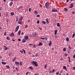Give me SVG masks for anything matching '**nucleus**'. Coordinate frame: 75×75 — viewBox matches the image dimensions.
<instances>
[{"instance_id":"nucleus-1","label":"nucleus","mask_w":75,"mask_h":75,"mask_svg":"<svg viewBox=\"0 0 75 75\" xmlns=\"http://www.w3.org/2000/svg\"><path fill=\"white\" fill-rule=\"evenodd\" d=\"M31 64H32L33 65H34L35 67H38V64H37V62L35 61L32 62H31Z\"/></svg>"},{"instance_id":"nucleus-2","label":"nucleus","mask_w":75,"mask_h":75,"mask_svg":"<svg viewBox=\"0 0 75 75\" xmlns=\"http://www.w3.org/2000/svg\"><path fill=\"white\" fill-rule=\"evenodd\" d=\"M45 6H46V8H48L49 7V2H47L45 4Z\"/></svg>"},{"instance_id":"nucleus-3","label":"nucleus","mask_w":75,"mask_h":75,"mask_svg":"<svg viewBox=\"0 0 75 75\" xmlns=\"http://www.w3.org/2000/svg\"><path fill=\"white\" fill-rule=\"evenodd\" d=\"M19 29V25L17 26L15 29V32H17Z\"/></svg>"},{"instance_id":"nucleus-4","label":"nucleus","mask_w":75,"mask_h":75,"mask_svg":"<svg viewBox=\"0 0 75 75\" xmlns=\"http://www.w3.org/2000/svg\"><path fill=\"white\" fill-rule=\"evenodd\" d=\"M52 12H57V11H58V10L56 9H53L52 10Z\"/></svg>"},{"instance_id":"nucleus-5","label":"nucleus","mask_w":75,"mask_h":75,"mask_svg":"<svg viewBox=\"0 0 75 75\" xmlns=\"http://www.w3.org/2000/svg\"><path fill=\"white\" fill-rule=\"evenodd\" d=\"M23 16H21L19 18V20L20 21H21L23 20Z\"/></svg>"},{"instance_id":"nucleus-6","label":"nucleus","mask_w":75,"mask_h":75,"mask_svg":"<svg viewBox=\"0 0 75 75\" xmlns=\"http://www.w3.org/2000/svg\"><path fill=\"white\" fill-rule=\"evenodd\" d=\"M58 32V30H56L54 31V34L55 35H57V32Z\"/></svg>"},{"instance_id":"nucleus-7","label":"nucleus","mask_w":75,"mask_h":75,"mask_svg":"<svg viewBox=\"0 0 75 75\" xmlns=\"http://www.w3.org/2000/svg\"><path fill=\"white\" fill-rule=\"evenodd\" d=\"M33 36L34 37H36L37 35V34L36 33H34L33 34Z\"/></svg>"},{"instance_id":"nucleus-8","label":"nucleus","mask_w":75,"mask_h":75,"mask_svg":"<svg viewBox=\"0 0 75 75\" xmlns=\"http://www.w3.org/2000/svg\"><path fill=\"white\" fill-rule=\"evenodd\" d=\"M10 35L11 37H14V33H11L10 34Z\"/></svg>"},{"instance_id":"nucleus-9","label":"nucleus","mask_w":75,"mask_h":75,"mask_svg":"<svg viewBox=\"0 0 75 75\" xmlns=\"http://www.w3.org/2000/svg\"><path fill=\"white\" fill-rule=\"evenodd\" d=\"M25 40H28V39L29 38L28 37V36L27 35L25 37Z\"/></svg>"},{"instance_id":"nucleus-10","label":"nucleus","mask_w":75,"mask_h":75,"mask_svg":"<svg viewBox=\"0 0 75 75\" xmlns=\"http://www.w3.org/2000/svg\"><path fill=\"white\" fill-rule=\"evenodd\" d=\"M26 39H23V40H22V42L23 43H24V42H26V40H25Z\"/></svg>"},{"instance_id":"nucleus-11","label":"nucleus","mask_w":75,"mask_h":75,"mask_svg":"<svg viewBox=\"0 0 75 75\" xmlns=\"http://www.w3.org/2000/svg\"><path fill=\"white\" fill-rule=\"evenodd\" d=\"M15 64H17V65H16L17 66H18L19 65H20V64L19 63V62H16L15 63Z\"/></svg>"},{"instance_id":"nucleus-12","label":"nucleus","mask_w":75,"mask_h":75,"mask_svg":"<svg viewBox=\"0 0 75 75\" xmlns=\"http://www.w3.org/2000/svg\"><path fill=\"white\" fill-rule=\"evenodd\" d=\"M63 69H65V70H66V71H67V69L66 68V66H63Z\"/></svg>"},{"instance_id":"nucleus-13","label":"nucleus","mask_w":75,"mask_h":75,"mask_svg":"<svg viewBox=\"0 0 75 75\" xmlns=\"http://www.w3.org/2000/svg\"><path fill=\"white\" fill-rule=\"evenodd\" d=\"M73 6H74V4H71L70 5V7H69V8H71L73 7Z\"/></svg>"},{"instance_id":"nucleus-14","label":"nucleus","mask_w":75,"mask_h":75,"mask_svg":"<svg viewBox=\"0 0 75 75\" xmlns=\"http://www.w3.org/2000/svg\"><path fill=\"white\" fill-rule=\"evenodd\" d=\"M4 48H5V51H6V50H7V46H4Z\"/></svg>"},{"instance_id":"nucleus-15","label":"nucleus","mask_w":75,"mask_h":75,"mask_svg":"<svg viewBox=\"0 0 75 75\" xmlns=\"http://www.w3.org/2000/svg\"><path fill=\"white\" fill-rule=\"evenodd\" d=\"M46 21L47 23V24H49L50 23V22H49V21H48V19L47 18L46 19Z\"/></svg>"},{"instance_id":"nucleus-16","label":"nucleus","mask_w":75,"mask_h":75,"mask_svg":"<svg viewBox=\"0 0 75 75\" xmlns=\"http://www.w3.org/2000/svg\"><path fill=\"white\" fill-rule=\"evenodd\" d=\"M57 27H60V24L59 23H57Z\"/></svg>"},{"instance_id":"nucleus-17","label":"nucleus","mask_w":75,"mask_h":75,"mask_svg":"<svg viewBox=\"0 0 75 75\" xmlns=\"http://www.w3.org/2000/svg\"><path fill=\"white\" fill-rule=\"evenodd\" d=\"M43 45V44H42V43L39 42V44L38 45V46H40V45Z\"/></svg>"},{"instance_id":"nucleus-18","label":"nucleus","mask_w":75,"mask_h":75,"mask_svg":"<svg viewBox=\"0 0 75 75\" xmlns=\"http://www.w3.org/2000/svg\"><path fill=\"white\" fill-rule=\"evenodd\" d=\"M34 12H35V14L36 15H37L38 14V12L37 11H34Z\"/></svg>"},{"instance_id":"nucleus-19","label":"nucleus","mask_w":75,"mask_h":75,"mask_svg":"<svg viewBox=\"0 0 75 75\" xmlns=\"http://www.w3.org/2000/svg\"><path fill=\"white\" fill-rule=\"evenodd\" d=\"M13 4V2H11L9 4V6H11L12 4Z\"/></svg>"},{"instance_id":"nucleus-20","label":"nucleus","mask_w":75,"mask_h":75,"mask_svg":"<svg viewBox=\"0 0 75 75\" xmlns=\"http://www.w3.org/2000/svg\"><path fill=\"white\" fill-rule=\"evenodd\" d=\"M6 38H7V40H10V38L9 37H8V36H7L6 37Z\"/></svg>"},{"instance_id":"nucleus-21","label":"nucleus","mask_w":75,"mask_h":75,"mask_svg":"<svg viewBox=\"0 0 75 75\" xmlns=\"http://www.w3.org/2000/svg\"><path fill=\"white\" fill-rule=\"evenodd\" d=\"M29 68L30 69H33V67L32 66H30V67H29Z\"/></svg>"},{"instance_id":"nucleus-22","label":"nucleus","mask_w":75,"mask_h":75,"mask_svg":"<svg viewBox=\"0 0 75 75\" xmlns=\"http://www.w3.org/2000/svg\"><path fill=\"white\" fill-rule=\"evenodd\" d=\"M1 63L2 64H3V65H6V62H4L3 61L1 62Z\"/></svg>"},{"instance_id":"nucleus-23","label":"nucleus","mask_w":75,"mask_h":75,"mask_svg":"<svg viewBox=\"0 0 75 75\" xmlns=\"http://www.w3.org/2000/svg\"><path fill=\"white\" fill-rule=\"evenodd\" d=\"M6 67L7 68V69H10V67L8 65L6 66Z\"/></svg>"},{"instance_id":"nucleus-24","label":"nucleus","mask_w":75,"mask_h":75,"mask_svg":"<svg viewBox=\"0 0 75 75\" xmlns=\"http://www.w3.org/2000/svg\"><path fill=\"white\" fill-rule=\"evenodd\" d=\"M64 10L65 11H68V9L67 8H65L64 9Z\"/></svg>"},{"instance_id":"nucleus-25","label":"nucleus","mask_w":75,"mask_h":75,"mask_svg":"<svg viewBox=\"0 0 75 75\" xmlns=\"http://www.w3.org/2000/svg\"><path fill=\"white\" fill-rule=\"evenodd\" d=\"M18 24H21L22 22H20V21H18Z\"/></svg>"},{"instance_id":"nucleus-26","label":"nucleus","mask_w":75,"mask_h":75,"mask_svg":"<svg viewBox=\"0 0 75 75\" xmlns=\"http://www.w3.org/2000/svg\"><path fill=\"white\" fill-rule=\"evenodd\" d=\"M21 33V30H20L18 32V34H19V35H20Z\"/></svg>"},{"instance_id":"nucleus-27","label":"nucleus","mask_w":75,"mask_h":75,"mask_svg":"<svg viewBox=\"0 0 75 75\" xmlns=\"http://www.w3.org/2000/svg\"><path fill=\"white\" fill-rule=\"evenodd\" d=\"M69 38H68V37H67L66 39L67 41L68 42L69 41Z\"/></svg>"},{"instance_id":"nucleus-28","label":"nucleus","mask_w":75,"mask_h":75,"mask_svg":"<svg viewBox=\"0 0 75 75\" xmlns=\"http://www.w3.org/2000/svg\"><path fill=\"white\" fill-rule=\"evenodd\" d=\"M11 16H14V13L13 12H11Z\"/></svg>"},{"instance_id":"nucleus-29","label":"nucleus","mask_w":75,"mask_h":75,"mask_svg":"<svg viewBox=\"0 0 75 75\" xmlns=\"http://www.w3.org/2000/svg\"><path fill=\"white\" fill-rule=\"evenodd\" d=\"M52 44V42H51V41H50V43H49V46H51Z\"/></svg>"},{"instance_id":"nucleus-30","label":"nucleus","mask_w":75,"mask_h":75,"mask_svg":"<svg viewBox=\"0 0 75 75\" xmlns=\"http://www.w3.org/2000/svg\"><path fill=\"white\" fill-rule=\"evenodd\" d=\"M20 64L21 66H22V65H23V63H22V62H20Z\"/></svg>"},{"instance_id":"nucleus-31","label":"nucleus","mask_w":75,"mask_h":75,"mask_svg":"<svg viewBox=\"0 0 75 75\" xmlns=\"http://www.w3.org/2000/svg\"><path fill=\"white\" fill-rule=\"evenodd\" d=\"M47 64H46L44 66L45 68V69H47Z\"/></svg>"},{"instance_id":"nucleus-32","label":"nucleus","mask_w":75,"mask_h":75,"mask_svg":"<svg viewBox=\"0 0 75 75\" xmlns=\"http://www.w3.org/2000/svg\"><path fill=\"white\" fill-rule=\"evenodd\" d=\"M75 34H73L72 35V38H74V37H75Z\"/></svg>"},{"instance_id":"nucleus-33","label":"nucleus","mask_w":75,"mask_h":75,"mask_svg":"<svg viewBox=\"0 0 75 75\" xmlns=\"http://www.w3.org/2000/svg\"><path fill=\"white\" fill-rule=\"evenodd\" d=\"M42 23L43 24H46V22H45L44 21H42Z\"/></svg>"},{"instance_id":"nucleus-34","label":"nucleus","mask_w":75,"mask_h":75,"mask_svg":"<svg viewBox=\"0 0 75 75\" xmlns=\"http://www.w3.org/2000/svg\"><path fill=\"white\" fill-rule=\"evenodd\" d=\"M67 50H66V48H64L63 49V51H65Z\"/></svg>"},{"instance_id":"nucleus-35","label":"nucleus","mask_w":75,"mask_h":75,"mask_svg":"<svg viewBox=\"0 0 75 75\" xmlns=\"http://www.w3.org/2000/svg\"><path fill=\"white\" fill-rule=\"evenodd\" d=\"M23 8V6H20V7L19 8H18V9H20V8Z\"/></svg>"},{"instance_id":"nucleus-36","label":"nucleus","mask_w":75,"mask_h":75,"mask_svg":"<svg viewBox=\"0 0 75 75\" xmlns=\"http://www.w3.org/2000/svg\"><path fill=\"white\" fill-rule=\"evenodd\" d=\"M68 58L69 59V62H70L71 60H70V57H68Z\"/></svg>"},{"instance_id":"nucleus-37","label":"nucleus","mask_w":75,"mask_h":75,"mask_svg":"<svg viewBox=\"0 0 75 75\" xmlns=\"http://www.w3.org/2000/svg\"><path fill=\"white\" fill-rule=\"evenodd\" d=\"M40 39H41V40H45V38H40Z\"/></svg>"},{"instance_id":"nucleus-38","label":"nucleus","mask_w":75,"mask_h":75,"mask_svg":"<svg viewBox=\"0 0 75 75\" xmlns=\"http://www.w3.org/2000/svg\"><path fill=\"white\" fill-rule=\"evenodd\" d=\"M22 50H23L24 54H26V53H25V50H24V49H22Z\"/></svg>"},{"instance_id":"nucleus-39","label":"nucleus","mask_w":75,"mask_h":75,"mask_svg":"<svg viewBox=\"0 0 75 75\" xmlns=\"http://www.w3.org/2000/svg\"><path fill=\"white\" fill-rule=\"evenodd\" d=\"M68 47H69V49H70V50H71V49H72L70 47V45H69L68 46Z\"/></svg>"},{"instance_id":"nucleus-40","label":"nucleus","mask_w":75,"mask_h":75,"mask_svg":"<svg viewBox=\"0 0 75 75\" xmlns=\"http://www.w3.org/2000/svg\"><path fill=\"white\" fill-rule=\"evenodd\" d=\"M52 73H54V72H55V70L54 69H53L52 70Z\"/></svg>"},{"instance_id":"nucleus-41","label":"nucleus","mask_w":75,"mask_h":75,"mask_svg":"<svg viewBox=\"0 0 75 75\" xmlns=\"http://www.w3.org/2000/svg\"><path fill=\"white\" fill-rule=\"evenodd\" d=\"M18 18H16V22H17V21H18Z\"/></svg>"},{"instance_id":"nucleus-42","label":"nucleus","mask_w":75,"mask_h":75,"mask_svg":"<svg viewBox=\"0 0 75 75\" xmlns=\"http://www.w3.org/2000/svg\"><path fill=\"white\" fill-rule=\"evenodd\" d=\"M25 27L26 28H27L28 27V25H25Z\"/></svg>"},{"instance_id":"nucleus-43","label":"nucleus","mask_w":75,"mask_h":75,"mask_svg":"<svg viewBox=\"0 0 75 75\" xmlns=\"http://www.w3.org/2000/svg\"><path fill=\"white\" fill-rule=\"evenodd\" d=\"M11 55V52L9 53V56H10Z\"/></svg>"},{"instance_id":"nucleus-44","label":"nucleus","mask_w":75,"mask_h":75,"mask_svg":"<svg viewBox=\"0 0 75 75\" xmlns=\"http://www.w3.org/2000/svg\"><path fill=\"white\" fill-rule=\"evenodd\" d=\"M37 17H40V15H38L36 16Z\"/></svg>"},{"instance_id":"nucleus-45","label":"nucleus","mask_w":75,"mask_h":75,"mask_svg":"<svg viewBox=\"0 0 75 75\" xmlns=\"http://www.w3.org/2000/svg\"><path fill=\"white\" fill-rule=\"evenodd\" d=\"M37 24H39V23H40V21L39 20L37 22Z\"/></svg>"},{"instance_id":"nucleus-46","label":"nucleus","mask_w":75,"mask_h":75,"mask_svg":"<svg viewBox=\"0 0 75 75\" xmlns=\"http://www.w3.org/2000/svg\"><path fill=\"white\" fill-rule=\"evenodd\" d=\"M16 69L17 71H18V69H17V68L16 67Z\"/></svg>"},{"instance_id":"nucleus-47","label":"nucleus","mask_w":75,"mask_h":75,"mask_svg":"<svg viewBox=\"0 0 75 75\" xmlns=\"http://www.w3.org/2000/svg\"><path fill=\"white\" fill-rule=\"evenodd\" d=\"M18 41H21V39L20 38H18Z\"/></svg>"},{"instance_id":"nucleus-48","label":"nucleus","mask_w":75,"mask_h":75,"mask_svg":"<svg viewBox=\"0 0 75 75\" xmlns=\"http://www.w3.org/2000/svg\"><path fill=\"white\" fill-rule=\"evenodd\" d=\"M6 32H5V33H4V35L5 36H6Z\"/></svg>"},{"instance_id":"nucleus-49","label":"nucleus","mask_w":75,"mask_h":75,"mask_svg":"<svg viewBox=\"0 0 75 75\" xmlns=\"http://www.w3.org/2000/svg\"><path fill=\"white\" fill-rule=\"evenodd\" d=\"M28 73H29V72L28 71H27L26 74V75H27V74H28Z\"/></svg>"},{"instance_id":"nucleus-50","label":"nucleus","mask_w":75,"mask_h":75,"mask_svg":"<svg viewBox=\"0 0 75 75\" xmlns=\"http://www.w3.org/2000/svg\"><path fill=\"white\" fill-rule=\"evenodd\" d=\"M29 11L30 12H31V8H29Z\"/></svg>"},{"instance_id":"nucleus-51","label":"nucleus","mask_w":75,"mask_h":75,"mask_svg":"<svg viewBox=\"0 0 75 75\" xmlns=\"http://www.w3.org/2000/svg\"><path fill=\"white\" fill-rule=\"evenodd\" d=\"M65 56V57H67V56L68 55H67V53H65L64 54Z\"/></svg>"},{"instance_id":"nucleus-52","label":"nucleus","mask_w":75,"mask_h":75,"mask_svg":"<svg viewBox=\"0 0 75 75\" xmlns=\"http://www.w3.org/2000/svg\"><path fill=\"white\" fill-rule=\"evenodd\" d=\"M73 57L74 58H75V54H74L73 56Z\"/></svg>"},{"instance_id":"nucleus-53","label":"nucleus","mask_w":75,"mask_h":75,"mask_svg":"<svg viewBox=\"0 0 75 75\" xmlns=\"http://www.w3.org/2000/svg\"><path fill=\"white\" fill-rule=\"evenodd\" d=\"M73 69L74 70H75V67H73Z\"/></svg>"},{"instance_id":"nucleus-54","label":"nucleus","mask_w":75,"mask_h":75,"mask_svg":"<svg viewBox=\"0 0 75 75\" xmlns=\"http://www.w3.org/2000/svg\"><path fill=\"white\" fill-rule=\"evenodd\" d=\"M35 54V57H37L38 56V54L37 53H36Z\"/></svg>"},{"instance_id":"nucleus-55","label":"nucleus","mask_w":75,"mask_h":75,"mask_svg":"<svg viewBox=\"0 0 75 75\" xmlns=\"http://www.w3.org/2000/svg\"><path fill=\"white\" fill-rule=\"evenodd\" d=\"M45 38V40H46V41H47V38Z\"/></svg>"},{"instance_id":"nucleus-56","label":"nucleus","mask_w":75,"mask_h":75,"mask_svg":"<svg viewBox=\"0 0 75 75\" xmlns=\"http://www.w3.org/2000/svg\"><path fill=\"white\" fill-rule=\"evenodd\" d=\"M2 7H0V10H2Z\"/></svg>"},{"instance_id":"nucleus-57","label":"nucleus","mask_w":75,"mask_h":75,"mask_svg":"<svg viewBox=\"0 0 75 75\" xmlns=\"http://www.w3.org/2000/svg\"><path fill=\"white\" fill-rule=\"evenodd\" d=\"M56 74L57 75H58V74H59V72H56Z\"/></svg>"},{"instance_id":"nucleus-58","label":"nucleus","mask_w":75,"mask_h":75,"mask_svg":"<svg viewBox=\"0 0 75 75\" xmlns=\"http://www.w3.org/2000/svg\"><path fill=\"white\" fill-rule=\"evenodd\" d=\"M40 7H42V5H41V4H39Z\"/></svg>"},{"instance_id":"nucleus-59","label":"nucleus","mask_w":75,"mask_h":75,"mask_svg":"<svg viewBox=\"0 0 75 75\" xmlns=\"http://www.w3.org/2000/svg\"><path fill=\"white\" fill-rule=\"evenodd\" d=\"M72 14H74V13H75V12H74V11H73V12H72Z\"/></svg>"},{"instance_id":"nucleus-60","label":"nucleus","mask_w":75,"mask_h":75,"mask_svg":"<svg viewBox=\"0 0 75 75\" xmlns=\"http://www.w3.org/2000/svg\"><path fill=\"white\" fill-rule=\"evenodd\" d=\"M8 20L7 19H6V22H8Z\"/></svg>"},{"instance_id":"nucleus-61","label":"nucleus","mask_w":75,"mask_h":75,"mask_svg":"<svg viewBox=\"0 0 75 75\" xmlns=\"http://www.w3.org/2000/svg\"><path fill=\"white\" fill-rule=\"evenodd\" d=\"M28 22L29 23H30V20H29L28 21Z\"/></svg>"},{"instance_id":"nucleus-62","label":"nucleus","mask_w":75,"mask_h":75,"mask_svg":"<svg viewBox=\"0 0 75 75\" xmlns=\"http://www.w3.org/2000/svg\"><path fill=\"white\" fill-rule=\"evenodd\" d=\"M69 2V0H67V3H68Z\"/></svg>"},{"instance_id":"nucleus-63","label":"nucleus","mask_w":75,"mask_h":75,"mask_svg":"<svg viewBox=\"0 0 75 75\" xmlns=\"http://www.w3.org/2000/svg\"><path fill=\"white\" fill-rule=\"evenodd\" d=\"M33 44H29V45L31 46V45H33Z\"/></svg>"},{"instance_id":"nucleus-64","label":"nucleus","mask_w":75,"mask_h":75,"mask_svg":"<svg viewBox=\"0 0 75 75\" xmlns=\"http://www.w3.org/2000/svg\"><path fill=\"white\" fill-rule=\"evenodd\" d=\"M13 61H15V59H12Z\"/></svg>"}]
</instances>
